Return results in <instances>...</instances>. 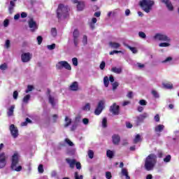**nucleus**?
I'll list each match as a JSON object with an SVG mask.
<instances>
[{"label": "nucleus", "mask_w": 179, "mask_h": 179, "mask_svg": "<svg viewBox=\"0 0 179 179\" xmlns=\"http://www.w3.org/2000/svg\"><path fill=\"white\" fill-rule=\"evenodd\" d=\"M157 162V157L155 154H151L148 155L145 162V168L148 171H150V170H153V167H155V164Z\"/></svg>", "instance_id": "obj_1"}, {"label": "nucleus", "mask_w": 179, "mask_h": 179, "mask_svg": "<svg viewBox=\"0 0 179 179\" xmlns=\"http://www.w3.org/2000/svg\"><path fill=\"white\" fill-rule=\"evenodd\" d=\"M140 6L141 9L144 10L146 13H150V10H153V6H155V1L153 0H142L140 1Z\"/></svg>", "instance_id": "obj_2"}, {"label": "nucleus", "mask_w": 179, "mask_h": 179, "mask_svg": "<svg viewBox=\"0 0 179 179\" xmlns=\"http://www.w3.org/2000/svg\"><path fill=\"white\" fill-rule=\"evenodd\" d=\"M68 12H69V8H68V6H65L64 4H59L57 10L58 19H61V17H66L68 16Z\"/></svg>", "instance_id": "obj_3"}, {"label": "nucleus", "mask_w": 179, "mask_h": 179, "mask_svg": "<svg viewBox=\"0 0 179 179\" xmlns=\"http://www.w3.org/2000/svg\"><path fill=\"white\" fill-rule=\"evenodd\" d=\"M19 153L15 152L12 157V164H11V169L14 171H22V166H17V163H19Z\"/></svg>", "instance_id": "obj_4"}, {"label": "nucleus", "mask_w": 179, "mask_h": 179, "mask_svg": "<svg viewBox=\"0 0 179 179\" xmlns=\"http://www.w3.org/2000/svg\"><path fill=\"white\" fill-rule=\"evenodd\" d=\"M153 39L155 40V41H166L167 43H171V38L163 33L155 34L153 36Z\"/></svg>", "instance_id": "obj_5"}, {"label": "nucleus", "mask_w": 179, "mask_h": 179, "mask_svg": "<svg viewBox=\"0 0 179 179\" xmlns=\"http://www.w3.org/2000/svg\"><path fill=\"white\" fill-rule=\"evenodd\" d=\"M56 68L57 69H62L64 68L65 69H67V71H71L72 69L71 65L66 61L59 62L56 64Z\"/></svg>", "instance_id": "obj_6"}, {"label": "nucleus", "mask_w": 179, "mask_h": 179, "mask_svg": "<svg viewBox=\"0 0 179 179\" xmlns=\"http://www.w3.org/2000/svg\"><path fill=\"white\" fill-rule=\"evenodd\" d=\"M104 104H106V101L104 100L100 101L98 103V105L94 110L95 115H100L104 110Z\"/></svg>", "instance_id": "obj_7"}, {"label": "nucleus", "mask_w": 179, "mask_h": 179, "mask_svg": "<svg viewBox=\"0 0 179 179\" xmlns=\"http://www.w3.org/2000/svg\"><path fill=\"white\" fill-rule=\"evenodd\" d=\"M149 117V114L144 113L136 117V124L138 126L140 124H142L143 121H145V118H148Z\"/></svg>", "instance_id": "obj_8"}, {"label": "nucleus", "mask_w": 179, "mask_h": 179, "mask_svg": "<svg viewBox=\"0 0 179 179\" xmlns=\"http://www.w3.org/2000/svg\"><path fill=\"white\" fill-rule=\"evenodd\" d=\"M28 24L29 29H31V31H36L37 29H38V25H37V22L34 21L33 18H30L28 21Z\"/></svg>", "instance_id": "obj_9"}, {"label": "nucleus", "mask_w": 179, "mask_h": 179, "mask_svg": "<svg viewBox=\"0 0 179 179\" xmlns=\"http://www.w3.org/2000/svg\"><path fill=\"white\" fill-rule=\"evenodd\" d=\"M79 30L75 29L73 32V41L74 43L75 47H77L79 45Z\"/></svg>", "instance_id": "obj_10"}, {"label": "nucleus", "mask_w": 179, "mask_h": 179, "mask_svg": "<svg viewBox=\"0 0 179 179\" xmlns=\"http://www.w3.org/2000/svg\"><path fill=\"white\" fill-rule=\"evenodd\" d=\"M6 159L8 156L4 152L0 154V169H3L6 166Z\"/></svg>", "instance_id": "obj_11"}, {"label": "nucleus", "mask_w": 179, "mask_h": 179, "mask_svg": "<svg viewBox=\"0 0 179 179\" xmlns=\"http://www.w3.org/2000/svg\"><path fill=\"white\" fill-rule=\"evenodd\" d=\"M110 111L113 115H118L120 114V106L114 103L110 108Z\"/></svg>", "instance_id": "obj_12"}, {"label": "nucleus", "mask_w": 179, "mask_h": 179, "mask_svg": "<svg viewBox=\"0 0 179 179\" xmlns=\"http://www.w3.org/2000/svg\"><path fill=\"white\" fill-rule=\"evenodd\" d=\"M10 131L13 138L19 136V130L17 129V127H15V124H11L10 126Z\"/></svg>", "instance_id": "obj_13"}, {"label": "nucleus", "mask_w": 179, "mask_h": 179, "mask_svg": "<svg viewBox=\"0 0 179 179\" xmlns=\"http://www.w3.org/2000/svg\"><path fill=\"white\" fill-rule=\"evenodd\" d=\"M31 54L30 52L23 53L21 55V59L22 62H29L31 59Z\"/></svg>", "instance_id": "obj_14"}, {"label": "nucleus", "mask_w": 179, "mask_h": 179, "mask_svg": "<svg viewBox=\"0 0 179 179\" xmlns=\"http://www.w3.org/2000/svg\"><path fill=\"white\" fill-rule=\"evenodd\" d=\"M73 3H78L77 9L78 10H83L85 8V2L83 1H78V0H71Z\"/></svg>", "instance_id": "obj_15"}, {"label": "nucleus", "mask_w": 179, "mask_h": 179, "mask_svg": "<svg viewBox=\"0 0 179 179\" xmlns=\"http://www.w3.org/2000/svg\"><path fill=\"white\" fill-rule=\"evenodd\" d=\"M161 1L163 3H165L169 10H173V4L171 3V1H170V0H161Z\"/></svg>", "instance_id": "obj_16"}, {"label": "nucleus", "mask_w": 179, "mask_h": 179, "mask_svg": "<svg viewBox=\"0 0 179 179\" xmlns=\"http://www.w3.org/2000/svg\"><path fill=\"white\" fill-rule=\"evenodd\" d=\"M70 90H72L73 92H76L79 89V85L78 84V82L75 81L71 83V85L69 86Z\"/></svg>", "instance_id": "obj_17"}, {"label": "nucleus", "mask_w": 179, "mask_h": 179, "mask_svg": "<svg viewBox=\"0 0 179 179\" xmlns=\"http://www.w3.org/2000/svg\"><path fill=\"white\" fill-rule=\"evenodd\" d=\"M66 162L69 164L71 169H74L76 164V160L71 159L69 158L66 159Z\"/></svg>", "instance_id": "obj_18"}, {"label": "nucleus", "mask_w": 179, "mask_h": 179, "mask_svg": "<svg viewBox=\"0 0 179 179\" xmlns=\"http://www.w3.org/2000/svg\"><path fill=\"white\" fill-rule=\"evenodd\" d=\"M109 45L110 47H111V48H113L115 50H117V48H120L121 47V44L117 42H110Z\"/></svg>", "instance_id": "obj_19"}, {"label": "nucleus", "mask_w": 179, "mask_h": 179, "mask_svg": "<svg viewBox=\"0 0 179 179\" xmlns=\"http://www.w3.org/2000/svg\"><path fill=\"white\" fill-rule=\"evenodd\" d=\"M65 124H64V128H68L71 124H72V119L69 118L68 116L65 117Z\"/></svg>", "instance_id": "obj_20"}, {"label": "nucleus", "mask_w": 179, "mask_h": 179, "mask_svg": "<svg viewBox=\"0 0 179 179\" xmlns=\"http://www.w3.org/2000/svg\"><path fill=\"white\" fill-rule=\"evenodd\" d=\"M121 174L124 176L126 179H131V177L128 175V169L126 168H122L121 171Z\"/></svg>", "instance_id": "obj_21"}, {"label": "nucleus", "mask_w": 179, "mask_h": 179, "mask_svg": "<svg viewBox=\"0 0 179 179\" xmlns=\"http://www.w3.org/2000/svg\"><path fill=\"white\" fill-rule=\"evenodd\" d=\"M112 138H113V142L114 145H118V143H120V136L115 134L113 136Z\"/></svg>", "instance_id": "obj_22"}, {"label": "nucleus", "mask_w": 179, "mask_h": 179, "mask_svg": "<svg viewBox=\"0 0 179 179\" xmlns=\"http://www.w3.org/2000/svg\"><path fill=\"white\" fill-rule=\"evenodd\" d=\"M111 72H113L114 73H117V74H120V73H122V68L121 67H113L111 69Z\"/></svg>", "instance_id": "obj_23"}, {"label": "nucleus", "mask_w": 179, "mask_h": 179, "mask_svg": "<svg viewBox=\"0 0 179 179\" xmlns=\"http://www.w3.org/2000/svg\"><path fill=\"white\" fill-rule=\"evenodd\" d=\"M164 129V125L163 124H158L155 127V132H162Z\"/></svg>", "instance_id": "obj_24"}, {"label": "nucleus", "mask_w": 179, "mask_h": 179, "mask_svg": "<svg viewBox=\"0 0 179 179\" xmlns=\"http://www.w3.org/2000/svg\"><path fill=\"white\" fill-rule=\"evenodd\" d=\"M15 110V105L11 106L8 109L7 112V115L8 117H12L13 115V111Z\"/></svg>", "instance_id": "obj_25"}, {"label": "nucleus", "mask_w": 179, "mask_h": 179, "mask_svg": "<svg viewBox=\"0 0 179 179\" xmlns=\"http://www.w3.org/2000/svg\"><path fill=\"white\" fill-rule=\"evenodd\" d=\"M83 111H89L90 110V103H86L81 107Z\"/></svg>", "instance_id": "obj_26"}, {"label": "nucleus", "mask_w": 179, "mask_h": 179, "mask_svg": "<svg viewBox=\"0 0 179 179\" xmlns=\"http://www.w3.org/2000/svg\"><path fill=\"white\" fill-rule=\"evenodd\" d=\"M162 86L164 89H173V85L171 83H163Z\"/></svg>", "instance_id": "obj_27"}, {"label": "nucleus", "mask_w": 179, "mask_h": 179, "mask_svg": "<svg viewBox=\"0 0 179 179\" xmlns=\"http://www.w3.org/2000/svg\"><path fill=\"white\" fill-rule=\"evenodd\" d=\"M139 142H142V137L139 134H136L134 139V143H139Z\"/></svg>", "instance_id": "obj_28"}, {"label": "nucleus", "mask_w": 179, "mask_h": 179, "mask_svg": "<svg viewBox=\"0 0 179 179\" xmlns=\"http://www.w3.org/2000/svg\"><path fill=\"white\" fill-rule=\"evenodd\" d=\"M94 23H97V18L93 17L92 19V21L90 22V26L91 29H94Z\"/></svg>", "instance_id": "obj_29"}, {"label": "nucleus", "mask_w": 179, "mask_h": 179, "mask_svg": "<svg viewBox=\"0 0 179 179\" xmlns=\"http://www.w3.org/2000/svg\"><path fill=\"white\" fill-rule=\"evenodd\" d=\"M107 157H109V159H113L114 157V152H113L110 150H108L106 152Z\"/></svg>", "instance_id": "obj_30"}, {"label": "nucleus", "mask_w": 179, "mask_h": 179, "mask_svg": "<svg viewBox=\"0 0 179 179\" xmlns=\"http://www.w3.org/2000/svg\"><path fill=\"white\" fill-rule=\"evenodd\" d=\"M126 47L127 48H129V50H130V51H131V52H133V54L138 53V50L136 49V48H132V47L129 46V45H126Z\"/></svg>", "instance_id": "obj_31"}, {"label": "nucleus", "mask_w": 179, "mask_h": 179, "mask_svg": "<svg viewBox=\"0 0 179 179\" xmlns=\"http://www.w3.org/2000/svg\"><path fill=\"white\" fill-rule=\"evenodd\" d=\"M30 97H31L30 94L26 95L22 99L23 103H24L25 104H27V103H29V100H30Z\"/></svg>", "instance_id": "obj_32"}, {"label": "nucleus", "mask_w": 179, "mask_h": 179, "mask_svg": "<svg viewBox=\"0 0 179 179\" xmlns=\"http://www.w3.org/2000/svg\"><path fill=\"white\" fill-rule=\"evenodd\" d=\"M103 83H104V86L106 87H108V85L110 83V81L108 80V76H105L103 78Z\"/></svg>", "instance_id": "obj_33"}, {"label": "nucleus", "mask_w": 179, "mask_h": 179, "mask_svg": "<svg viewBox=\"0 0 179 179\" xmlns=\"http://www.w3.org/2000/svg\"><path fill=\"white\" fill-rule=\"evenodd\" d=\"M170 42H164L159 44V47H170Z\"/></svg>", "instance_id": "obj_34"}, {"label": "nucleus", "mask_w": 179, "mask_h": 179, "mask_svg": "<svg viewBox=\"0 0 179 179\" xmlns=\"http://www.w3.org/2000/svg\"><path fill=\"white\" fill-rule=\"evenodd\" d=\"M34 87L33 85H28L27 89L25 91V93H29V92H33Z\"/></svg>", "instance_id": "obj_35"}, {"label": "nucleus", "mask_w": 179, "mask_h": 179, "mask_svg": "<svg viewBox=\"0 0 179 179\" xmlns=\"http://www.w3.org/2000/svg\"><path fill=\"white\" fill-rule=\"evenodd\" d=\"M103 128H107V117H103L102 120Z\"/></svg>", "instance_id": "obj_36"}, {"label": "nucleus", "mask_w": 179, "mask_h": 179, "mask_svg": "<svg viewBox=\"0 0 179 179\" xmlns=\"http://www.w3.org/2000/svg\"><path fill=\"white\" fill-rule=\"evenodd\" d=\"M138 37H140V38H146V34H145L143 31H139Z\"/></svg>", "instance_id": "obj_37"}, {"label": "nucleus", "mask_w": 179, "mask_h": 179, "mask_svg": "<svg viewBox=\"0 0 179 179\" xmlns=\"http://www.w3.org/2000/svg\"><path fill=\"white\" fill-rule=\"evenodd\" d=\"M1 71H6L8 69V65L6 63H4L0 66Z\"/></svg>", "instance_id": "obj_38"}, {"label": "nucleus", "mask_w": 179, "mask_h": 179, "mask_svg": "<svg viewBox=\"0 0 179 179\" xmlns=\"http://www.w3.org/2000/svg\"><path fill=\"white\" fill-rule=\"evenodd\" d=\"M74 178L75 179H83V176H82V175L79 176V173L78 172H76L74 173Z\"/></svg>", "instance_id": "obj_39"}, {"label": "nucleus", "mask_w": 179, "mask_h": 179, "mask_svg": "<svg viewBox=\"0 0 179 179\" xmlns=\"http://www.w3.org/2000/svg\"><path fill=\"white\" fill-rule=\"evenodd\" d=\"M51 34H52V37H57V29L52 28L51 29Z\"/></svg>", "instance_id": "obj_40"}, {"label": "nucleus", "mask_w": 179, "mask_h": 179, "mask_svg": "<svg viewBox=\"0 0 179 179\" xmlns=\"http://www.w3.org/2000/svg\"><path fill=\"white\" fill-rule=\"evenodd\" d=\"M171 155H167L164 159V162L165 163H169V162H171Z\"/></svg>", "instance_id": "obj_41"}, {"label": "nucleus", "mask_w": 179, "mask_h": 179, "mask_svg": "<svg viewBox=\"0 0 179 179\" xmlns=\"http://www.w3.org/2000/svg\"><path fill=\"white\" fill-rule=\"evenodd\" d=\"M49 102L52 106H55V99L51 96H49Z\"/></svg>", "instance_id": "obj_42"}, {"label": "nucleus", "mask_w": 179, "mask_h": 179, "mask_svg": "<svg viewBox=\"0 0 179 179\" xmlns=\"http://www.w3.org/2000/svg\"><path fill=\"white\" fill-rule=\"evenodd\" d=\"M138 104H140V106H146L148 102L145 99H141L139 101Z\"/></svg>", "instance_id": "obj_43"}, {"label": "nucleus", "mask_w": 179, "mask_h": 179, "mask_svg": "<svg viewBox=\"0 0 179 179\" xmlns=\"http://www.w3.org/2000/svg\"><path fill=\"white\" fill-rule=\"evenodd\" d=\"M88 156L90 159H93V157H94V152H93V150L88 151Z\"/></svg>", "instance_id": "obj_44"}, {"label": "nucleus", "mask_w": 179, "mask_h": 179, "mask_svg": "<svg viewBox=\"0 0 179 179\" xmlns=\"http://www.w3.org/2000/svg\"><path fill=\"white\" fill-rule=\"evenodd\" d=\"M80 120H82V117H80V115L76 116L75 117V124H79V122L80 121Z\"/></svg>", "instance_id": "obj_45"}, {"label": "nucleus", "mask_w": 179, "mask_h": 179, "mask_svg": "<svg viewBox=\"0 0 179 179\" xmlns=\"http://www.w3.org/2000/svg\"><path fill=\"white\" fill-rule=\"evenodd\" d=\"M38 173H44V168H43V164H40L38 167Z\"/></svg>", "instance_id": "obj_46"}, {"label": "nucleus", "mask_w": 179, "mask_h": 179, "mask_svg": "<svg viewBox=\"0 0 179 179\" xmlns=\"http://www.w3.org/2000/svg\"><path fill=\"white\" fill-rule=\"evenodd\" d=\"M47 48H48V50H55V43H52V45H48L47 46Z\"/></svg>", "instance_id": "obj_47"}, {"label": "nucleus", "mask_w": 179, "mask_h": 179, "mask_svg": "<svg viewBox=\"0 0 179 179\" xmlns=\"http://www.w3.org/2000/svg\"><path fill=\"white\" fill-rule=\"evenodd\" d=\"M72 62H73V65H74V66H78V58L73 57L72 59Z\"/></svg>", "instance_id": "obj_48"}, {"label": "nucleus", "mask_w": 179, "mask_h": 179, "mask_svg": "<svg viewBox=\"0 0 179 179\" xmlns=\"http://www.w3.org/2000/svg\"><path fill=\"white\" fill-rule=\"evenodd\" d=\"M152 94L154 96V97H155V99H159V93L157 92L156 90H152Z\"/></svg>", "instance_id": "obj_49"}, {"label": "nucleus", "mask_w": 179, "mask_h": 179, "mask_svg": "<svg viewBox=\"0 0 179 179\" xmlns=\"http://www.w3.org/2000/svg\"><path fill=\"white\" fill-rule=\"evenodd\" d=\"M17 96H19V92H17V91H14L13 94L14 100H17Z\"/></svg>", "instance_id": "obj_50"}, {"label": "nucleus", "mask_w": 179, "mask_h": 179, "mask_svg": "<svg viewBox=\"0 0 179 179\" xmlns=\"http://www.w3.org/2000/svg\"><path fill=\"white\" fill-rule=\"evenodd\" d=\"M119 83L117 82H115L112 84L113 86V90H115V89H117V87H118L119 86Z\"/></svg>", "instance_id": "obj_51"}, {"label": "nucleus", "mask_w": 179, "mask_h": 179, "mask_svg": "<svg viewBox=\"0 0 179 179\" xmlns=\"http://www.w3.org/2000/svg\"><path fill=\"white\" fill-rule=\"evenodd\" d=\"M4 47H5L6 48H9L10 47V41L6 40V43H5V45H4Z\"/></svg>", "instance_id": "obj_52"}, {"label": "nucleus", "mask_w": 179, "mask_h": 179, "mask_svg": "<svg viewBox=\"0 0 179 179\" xmlns=\"http://www.w3.org/2000/svg\"><path fill=\"white\" fill-rule=\"evenodd\" d=\"M64 141H65L66 143H68V145L69 146H73V143L69 138H66Z\"/></svg>", "instance_id": "obj_53"}, {"label": "nucleus", "mask_w": 179, "mask_h": 179, "mask_svg": "<svg viewBox=\"0 0 179 179\" xmlns=\"http://www.w3.org/2000/svg\"><path fill=\"white\" fill-rule=\"evenodd\" d=\"M83 43L84 45H86V44H87V36H83Z\"/></svg>", "instance_id": "obj_54"}, {"label": "nucleus", "mask_w": 179, "mask_h": 179, "mask_svg": "<svg viewBox=\"0 0 179 179\" xmlns=\"http://www.w3.org/2000/svg\"><path fill=\"white\" fill-rule=\"evenodd\" d=\"M37 41H38V44L40 45V44H41V43H43V37H41V36H38L37 37Z\"/></svg>", "instance_id": "obj_55"}, {"label": "nucleus", "mask_w": 179, "mask_h": 179, "mask_svg": "<svg viewBox=\"0 0 179 179\" xmlns=\"http://www.w3.org/2000/svg\"><path fill=\"white\" fill-rule=\"evenodd\" d=\"M113 176H111V172L107 171L106 172V178L107 179H111Z\"/></svg>", "instance_id": "obj_56"}, {"label": "nucleus", "mask_w": 179, "mask_h": 179, "mask_svg": "<svg viewBox=\"0 0 179 179\" xmlns=\"http://www.w3.org/2000/svg\"><path fill=\"white\" fill-rule=\"evenodd\" d=\"M100 69L103 70L104 68H106V62H102L99 66Z\"/></svg>", "instance_id": "obj_57"}, {"label": "nucleus", "mask_w": 179, "mask_h": 179, "mask_svg": "<svg viewBox=\"0 0 179 179\" xmlns=\"http://www.w3.org/2000/svg\"><path fill=\"white\" fill-rule=\"evenodd\" d=\"M120 52H122V51H118V50H113L110 52V55H114V54H118Z\"/></svg>", "instance_id": "obj_58"}, {"label": "nucleus", "mask_w": 179, "mask_h": 179, "mask_svg": "<svg viewBox=\"0 0 179 179\" xmlns=\"http://www.w3.org/2000/svg\"><path fill=\"white\" fill-rule=\"evenodd\" d=\"M83 123L84 124V125H87L89 124V119L87 118L83 119Z\"/></svg>", "instance_id": "obj_59"}, {"label": "nucleus", "mask_w": 179, "mask_h": 179, "mask_svg": "<svg viewBox=\"0 0 179 179\" xmlns=\"http://www.w3.org/2000/svg\"><path fill=\"white\" fill-rule=\"evenodd\" d=\"M76 166L78 170H80L82 169V166L80 165V162H76Z\"/></svg>", "instance_id": "obj_60"}, {"label": "nucleus", "mask_w": 179, "mask_h": 179, "mask_svg": "<svg viewBox=\"0 0 179 179\" xmlns=\"http://www.w3.org/2000/svg\"><path fill=\"white\" fill-rule=\"evenodd\" d=\"M3 26H4V27H8V26H9V20H4Z\"/></svg>", "instance_id": "obj_61"}, {"label": "nucleus", "mask_w": 179, "mask_h": 179, "mask_svg": "<svg viewBox=\"0 0 179 179\" xmlns=\"http://www.w3.org/2000/svg\"><path fill=\"white\" fill-rule=\"evenodd\" d=\"M127 97L129 99H132V97H134V93L132 92H129L128 94H127Z\"/></svg>", "instance_id": "obj_62"}, {"label": "nucleus", "mask_w": 179, "mask_h": 179, "mask_svg": "<svg viewBox=\"0 0 179 179\" xmlns=\"http://www.w3.org/2000/svg\"><path fill=\"white\" fill-rule=\"evenodd\" d=\"M15 7L12 6H10L8 7V11H9V13H13V9H14Z\"/></svg>", "instance_id": "obj_63"}, {"label": "nucleus", "mask_w": 179, "mask_h": 179, "mask_svg": "<svg viewBox=\"0 0 179 179\" xmlns=\"http://www.w3.org/2000/svg\"><path fill=\"white\" fill-rule=\"evenodd\" d=\"M155 120L156 121V122H159V121H160V116L159 115H156L155 116Z\"/></svg>", "instance_id": "obj_64"}]
</instances>
